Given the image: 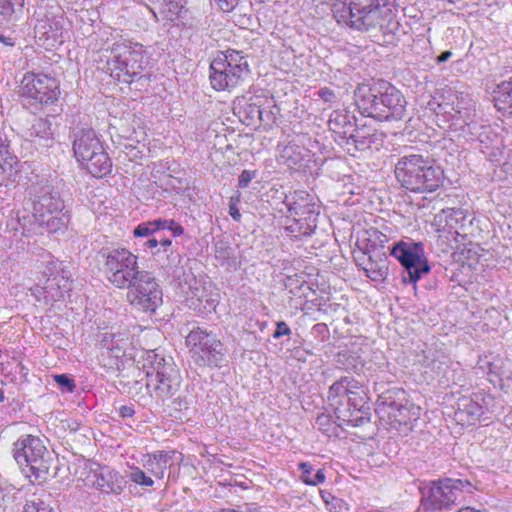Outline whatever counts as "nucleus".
Returning <instances> with one entry per match:
<instances>
[{
    "mask_svg": "<svg viewBox=\"0 0 512 512\" xmlns=\"http://www.w3.org/2000/svg\"><path fill=\"white\" fill-rule=\"evenodd\" d=\"M391 255L403 266L402 280L404 283H416L422 275L430 272V266L424 256L422 243L398 242L392 249Z\"/></svg>",
    "mask_w": 512,
    "mask_h": 512,
    "instance_id": "obj_11",
    "label": "nucleus"
},
{
    "mask_svg": "<svg viewBox=\"0 0 512 512\" xmlns=\"http://www.w3.org/2000/svg\"><path fill=\"white\" fill-rule=\"evenodd\" d=\"M171 456L164 451H157L147 455L143 463L144 468L154 477L161 479L168 468Z\"/></svg>",
    "mask_w": 512,
    "mask_h": 512,
    "instance_id": "obj_32",
    "label": "nucleus"
},
{
    "mask_svg": "<svg viewBox=\"0 0 512 512\" xmlns=\"http://www.w3.org/2000/svg\"><path fill=\"white\" fill-rule=\"evenodd\" d=\"M489 365H490V372L491 373H494V374H496L498 376L504 374V372L501 371V369L497 366V364L495 362H492Z\"/></svg>",
    "mask_w": 512,
    "mask_h": 512,
    "instance_id": "obj_59",
    "label": "nucleus"
},
{
    "mask_svg": "<svg viewBox=\"0 0 512 512\" xmlns=\"http://www.w3.org/2000/svg\"><path fill=\"white\" fill-rule=\"evenodd\" d=\"M154 5L151 12L154 17L158 19L161 17L164 20L174 21L180 15L183 7L184 0H147Z\"/></svg>",
    "mask_w": 512,
    "mask_h": 512,
    "instance_id": "obj_28",
    "label": "nucleus"
},
{
    "mask_svg": "<svg viewBox=\"0 0 512 512\" xmlns=\"http://www.w3.org/2000/svg\"><path fill=\"white\" fill-rule=\"evenodd\" d=\"M290 333H291V330L288 327V325L285 322L280 321V322L277 323V327H276V330L273 333V337L275 339H277V338H280L281 336H284V335H290Z\"/></svg>",
    "mask_w": 512,
    "mask_h": 512,
    "instance_id": "obj_48",
    "label": "nucleus"
},
{
    "mask_svg": "<svg viewBox=\"0 0 512 512\" xmlns=\"http://www.w3.org/2000/svg\"><path fill=\"white\" fill-rule=\"evenodd\" d=\"M159 244L163 247V251L166 252L167 248L171 245V240L162 239L159 241Z\"/></svg>",
    "mask_w": 512,
    "mask_h": 512,
    "instance_id": "obj_63",
    "label": "nucleus"
},
{
    "mask_svg": "<svg viewBox=\"0 0 512 512\" xmlns=\"http://www.w3.org/2000/svg\"><path fill=\"white\" fill-rule=\"evenodd\" d=\"M60 94L57 80L43 73L27 72L21 81V95L39 104H52Z\"/></svg>",
    "mask_w": 512,
    "mask_h": 512,
    "instance_id": "obj_13",
    "label": "nucleus"
},
{
    "mask_svg": "<svg viewBox=\"0 0 512 512\" xmlns=\"http://www.w3.org/2000/svg\"><path fill=\"white\" fill-rule=\"evenodd\" d=\"M287 207L289 217H292L295 221L294 224L287 227V230L295 238L311 235L316 228L317 204L314 197L306 191H295L291 200L287 202Z\"/></svg>",
    "mask_w": 512,
    "mask_h": 512,
    "instance_id": "obj_9",
    "label": "nucleus"
},
{
    "mask_svg": "<svg viewBox=\"0 0 512 512\" xmlns=\"http://www.w3.org/2000/svg\"><path fill=\"white\" fill-rule=\"evenodd\" d=\"M452 56V53L450 51H445L443 53H441L438 57H437V63H444L446 62L450 57Z\"/></svg>",
    "mask_w": 512,
    "mask_h": 512,
    "instance_id": "obj_58",
    "label": "nucleus"
},
{
    "mask_svg": "<svg viewBox=\"0 0 512 512\" xmlns=\"http://www.w3.org/2000/svg\"><path fill=\"white\" fill-rule=\"evenodd\" d=\"M299 469L302 470V476H301L302 479H303V477H307V476L311 477L310 475L313 471V468L309 463L301 462L299 464Z\"/></svg>",
    "mask_w": 512,
    "mask_h": 512,
    "instance_id": "obj_56",
    "label": "nucleus"
},
{
    "mask_svg": "<svg viewBox=\"0 0 512 512\" xmlns=\"http://www.w3.org/2000/svg\"><path fill=\"white\" fill-rule=\"evenodd\" d=\"M435 149L446 150L449 156H454L453 152H458V146L451 138H443L438 141Z\"/></svg>",
    "mask_w": 512,
    "mask_h": 512,
    "instance_id": "obj_41",
    "label": "nucleus"
},
{
    "mask_svg": "<svg viewBox=\"0 0 512 512\" xmlns=\"http://www.w3.org/2000/svg\"><path fill=\"white\" fill-rule=\"evenodd\" d=\"M127 477L135 484L140 486L150 487L154 484L152 477L147 476L139 467L131 468Z\"/></svg>",
    "mask_w": 512,
    "mask_h": 512,
    "instance_id": "obj_38",
    "label": "nucleus"
},
{
    "mask_svg": "<svg viewBox=\"0 0 512 512\" xmlns=\"http://www.w3.org/2000/svg\"><path fill=\"white\" fill-rule=\"evenodd\" d=\"M265 100L263 96L253 95L244 98L243 103H240L235 109L238 110L240 117H243L242 121L247 125L255 124L257 121L262 122L264 112L262 105Z\"/></svg>",
    "mask_w": 512,
    "mask_h": 512,
    "instance_id": "obj_26",
    "label": "nucleus"
},
{
    "mask_svg": "<svg viewBox=\"0 0 512 512\" xmlns=\"http://www.w3.org/2000/svg\"><path fill=\"white\" fill-rule=\"evenodd\" d=\"M91 477L92 486L106 494L119 495L126 486L125 478L108 467L98 466L92 470Z\"/></svg>",
    "mask_w": 512,
    "mask_h": 512,
    "instance_id": "obj_19",
    "label": "nucleus"
},
{
    "mask_svg": "<svg viewBox=\"0 0 512 512\" xmlns=\"http://www.w3.org/2000/svg\"><path fill=\"white\" fill-rule=\"evenodd\" d=\"M325 475L323 470H318L317 473L313 477H303V482L308 485H317L319 483L324 482Z\"/></svg>",
    "mask_w": 512,
    "mask_h": 512,
    "instance_id": "obj_46",
    "label": "nucleus"
},
{
    "mask_svg": "<svg viewBox=\"0 0 512 512\" xmlns=\"http://www.w3.org/2000/svg\"><path fill=\"white\" fill-rule=\"evenodd\" d=\"M186 345L200 365H218L224 355V345L212 333L201 328L192 330L186 337Z\"/></svg>",
    "mask_w": 512,
    "mask_h": 512,
    "instance_id": "obj_12",
    "label": "nucleus"
},
{
    "mask_svg": "<svg viewBox=\"0 0 512 512\" xmlns=\"http://www.w3.org/2000/svg\"><path fill=\"white\" fill-rule=\"evenodd\" d=\"M54 380L58 385L65 388L68 392H73L76 387L74 381L65 374L55 375Z\"/></svg>",
    "mask_w": 512,
    "mask_h": 512,
    "instance_id": "obj_42",
    "label": "nucleus"
},
{
    "mask_svg": "<svg viewBox=\"0 0 512 512\" xmlns=\"http://www.w3.org/2000/svg\"><path fill=\"white\" fill-rule=\"evenodd\" d=\"M146 361L151 364V370L146 372V387L152 397L164 403L180 388L182 378L179 370L172 361L159 357L155 351L147 353Z\"/></svg>",
    "mask_w": 512,
    "mask_h": 512,
    "instance_id": "obj_6",
    "label": "nucleus"
},
{
    "mask_svg": "<svg viewBox=\"0 0 512 512\" xmlns=\"http://www.w3.org/2000/svg\"><path fill=\"white\" fill-rule=\"evenodd\" d=\"M376 413L381 421L386 422L390 430L407 436L420 417V408L406 398L404 390L393 389L379 396Z\"/></svg>",
    "mask_w": 512,
    "mask_h": 512,
    "instance_id": "obj_4",
    "label": "nucleus"
},
{
    "mask_svg": "<svg viewBox=\"0 0 512 512\" xmlns=\"http://www.w3.org/2000/svg\"><path fill=\"white\" fill-rule=\"evenodd\" d=\"M332 13L339 24L359 31L397 27L389 0H335Z\"/></svg>",
    "mask_w": 512,
    "mask_h": 512,
    "instance_id": "obj_1",
    "label": "nucleus"
},
{
    "mask_svg": "<svg viewBox=\"0 0 512 512\" xmlns=\"http://www.w3.org/2000/svg\"><path fill=\"white\" fill-rule=\"evenodd\" d=\"M462 481L444 479L434 482L425 495L424 505L427 508L437 510L456 502L462 493Z\"/></svg>",
    "mask_w": 512,
    "mask_h": 512,
    "instance_id": "obj_15",
    "label": "nucleus"
},
{
    "mask_svg": "<svg viewBox=\"0 0 512 512\" xmlns=\"http://www.w3.org/2000/svg\"><path fill=\"white\" fill-rule=\"evenodd\" d=\"M188 401L183 398V397H176L173 399L172 401V408L175 410V411H183V410H186L188 409Z\"/></svg>",
    "mask_w": 512,
    "mask_h": 512,
    "instance_id": "obj_51",
    "label": "nucleus"
},
{
    "mask_svg": "<svg viewBox=\"0 0 512 512\" xmlns=\"http://www.w3.org/2000/svg\"><path fill=\"white\" fill-rule=\"evenodd\" d=\"M0 43H3L5 46H13L14 45V41L11 38L6 37L2 34H0Z\"/></svg>",
    "mask_w": 512,
    "mask_h": 512,
    "instance_id": "obj_60",
    "label": "nucleus"
},
{
    "mask_svg": "<svg viewBox=\"0 0 512 512\" xmlns=\"http://www.w3.org/2000/svg\"><path fill=\"white\" fill-rule=\"evenodd\" d=\"M368 396L363 385L351 377H341L328 390L327 401L341 424L356 426Z\"/></svg>",
    "mask_w": 512,
    "mask_h": 512,
    "instance_id": "obj_3",
    "label": "nucleus"
},
{
    "mask_svg": "<svg viewBox=\"0 0 512 512\" xmlns=\"http://www.w3.org/2000/svg\"><path fill=\"white\" fill-rule=\"evenodd\" d=\"M255 174H256L255 171H251V170L242 171V173L239 176L238 186L240 188L248 187L249 183L255 177Z\"/></svg>",
    "mask_w": 512,
    "mask_h": 512,
    "instance_id": "obj_44",
    "label": "nucleus"
},
{
    "mask_svg": "<svg viewBox=\"0 0 512 512\" xmlns=\"http://www.w3.org/2000/svg\"><path fill=\"white\" fill-rule=\"evenodd\" d=\"M318 96L325 102H334L335 99H336V95L334 93L333 90L327 88V87H324V88H321L319 91H318Z\"/></svg>",
    "mask_w": 512,
    "mask_h": 512,
    "instance_id": "obj_47",
    "label": "nucleus"
},
{
    "mask_svg": "<svg viewBox=\"0 0 512 512\" xmlns=\"http://www.w3.org/2000/svg\"><path fill=\"white\" fill-rule=\"evenodd\" d=\"M443 178V171L439 167L422 166L420 191H434Z\"/></svg>",
    "mask_w": 512,
    "mask_h": 512,
    "instance_id": "obj_35",
    "label": "nucleus"
},
{
    "mask_svg": "<svg viewBox=\"0 0 512 512\" xmlns=\"http://www.w3.org/2000/svg\"><path fill=\"white\" fill-rule=\"evenodd\" d=\"M159 245V241L156 240V239H149L146 243H145V246L152 249V248H156L157 246Z\"/></svg>",
    "mask_w": 512,
    "mask_h": 512,
    "instance_id": "obj_62",
    "label": "nucleus"
},
{
    "mask_svg": "<svg viewBox=\"0 0 512 512\" xmlns=\"http://www.w3.org/2000/svg\"><path fill=\"white\" fill-rule=\"evenodd\" d=\"M239 0H216L218 7L223 12L232 11L238 4Z\"/></svg>",
    "mask_w": 512,
    "mask_h": 512,
    "instance_id": "obj_49",
    "label": "nucleus"
},
{
    "mask_svg": "<svg viewBox=\"0 0 512 512\" xmlns=\"http://www.w3.org/2000/svg\"><path fill=\"white\" fill-rule=\"evenodd\" d=\"M494 105L498 111L511 116L512 113V79L503 81L494 89Z\"/></svg>",
    "mask_w": 512,
    "mask_h": 512,
    "instance_id": "obj_30",
    "label": "nucleus"
},
{
    "mask_svg": "<svg viewBox=\"0 0 512 512\" xmlns=\"http://www.w3.org/2000/svg\"><path fill=\"white\" fill-rule=\"evenodd\" d=\"M63 23L62 16L45 15L38 19L35 24V37L46 49L55 48L64 42L65 30Z\"/></svg>",
    "mask_w": 512,
    "mask_h": 512,
    "instance_id": "obj_18",
    "label": "nucleus"
},
{
    "mask_svg": "<svg viewBox=\"0 0 512 512\" xmlns=\"http://www.w3.org/2000/svg\"><path fill=\"white\" fill-rule=\"evenodd\" d=\"M216 296L200 283L195 282V286L190 287V301L195 309L214 310L218 304Z\"/></svg>",
    "mask_w": 512,
    "mask_h": 512,
    "instance_id": "obj_29",
    "label": "nucleus"
},
{
    "mask_svg": "<svg viewBox=\"0 0 512 512\" xmlns=\"http://www.w3.org/2000/svg\"><path fill=\"white\" fill-rule=\"evenodd\" d=\"M40 227H43L45 228L48 232L50 233H54V232H57L59 230H61L62 228L65 227L66 223H67V219L65 218V216L61 213V214H56V213H49V212H44L43 213V221H36Z\"/></svg>",
    "mask_w": 512,
    "mask_h": 512,
    "instance_id": "obj_36",
    "label": "nucleus"
},
{
    "mask_svg": "<svg viewBox=\"0 0 512 512\" xmlns=\"http://www.w3.org/2000/svg\"><path fill=\"white\" fill-rule=\"evenodd\" d=\"M144 46L121 39L107 49L98 62V68L118 82L130 84L141 78L144 70Z\"/></svg>",
    "mask_w": 512,
    "mask_h": 512,
    "instance_id": "obj_2",
    "label": "nucleus"
},
{
    "mask_svg": "<svg viewBox=\"0 0 512 512\" xmlns=\"http://www.w3.org/2000/svg\"><path fill=\"white\" fill-rule=\"evenodd\" d=\"M5 497V493L2 490H0V512H5L6 510Z\"/></svg>",
    "mask_w": 512,
    "mask_h": 512,
    "instance_id": "obj_61",
    "label": "nucleus"
},
{
    "mask_svg": "<svg viewBox=\"0 0 512 512\" xmlns=\"http://www.w3.org/2000/svg\"><path fill=\"white\" fill-rule=\"evenodd\" d=\"M25 0H0V25L18 21L24 10Z\"/></svg>",
    "mask_w": 512,
    "mask_h": 512,
    "instance_id": "obj_31",
    "label": "nucleus"
},
{
    "mask_svg": "<svg viewBox=\"0 0 512 512\" xmlns=\"http://www.w3.org/2000/svg\"><path fill=\"white\" fill-rule=\"evenodd\" d=\"M13 456L32 484L46 481L51 455L43 441L33 435H25L14 443Z\"/></svg>",
    "mask_w": 512,
    "mask_h": 512,
    "instance_id": "obj_5",
    "label": "nucleus"
},
{
    "mask_svg": "<svg viewBox=\"0 0 512 512\" xmlns=\"http://www.w3.org/2000/svg\"><path fill=\"white\" fill-rule=\"evenodd\" d=\"M137 260L138 257L125 248L108 251L104 263L107 279L118 288L128 287L142 272Z\"/></svg>",
    "mask_w": 512,
    "mask_h": 512,
    "instance_id": "obj_8",
    "label": "nucleus"
},
{
    "mask_svg": "<svg viewBox=\"0 0 512 512\" xmlns=\"http://www.w3.org/2000/svg\"><path fill=\"white\" fill-rule=\"evenodd\" d=\"M362 269L372 281L383 282L388 275V259L384 253L369 255Z\"/></svg>",
    "mask_w": 512,
    "mask_h": 512,
    "instance_id": "obj_27",
    "label": "nucleus"
},
{
    "mask_svg": "<svg viewBox=\"0 0 512 512\" xmlns=\"http://www.w3.org/2000/svg\"><path fill=\"white\" fill-rule=\"evenodd\" d=\"M168 221L169 220L158 219V220L150 221L149 225H151V227L153 228V232H156L161 229H166V227L168 225Z\"/></svg>",
    "mask_w": 512,
    "mask_h": 512,
    "instance_id": "obj_53",
    "label": "nucleus"
},
{
    "mask_svg": "<svg viewBox=\"0 0 512 512\" xmlns=\"http://www.w3.org/2000/svg\"><path fill=\"white\" fill-rule=\"evenodd\" d=\"M63 209V202L59 198L57 193H52L49 186L45 188V191L39 196L37 201L33 204V217L35 221H43V213L49 212L61 214Z\"/></svg>",
    "mask_w": 512,
    "mask_h": 512,
    "instance_id": "obj_25",
    "label": "nucleus"
},
{
    "mask_svg": "<svg viewBox=\"0 0 512 512\" xmlns=\"http://www.w3.org/2000/svg\"><path fill=\"white\" fill-rule=\"evenodd\" d=\"M249 72L248 62L236 50L220 52L210 64V83L217 91L230 90L244 79Z\"/></svg>",
    "mask_w": 512,
    "mask_h": 512,
    "instance_id": "obj_7",
    "label": "nucleus"
},
{
    "mask_svg": "<svg viewBox=\"0 0 512 512\" xmlns=\"http://www.w3.org/2000/svg\"><path fill=\"white\" fill-rule=\"evenodd\" d=\"M151 233H153V228L149 225V222L142 223L134 229V236L136 237L148 236Z\"/></svg>",
    "mask_w": 512,
    "mask_h": 512,
    "instance_id": "obj_45",
    "label": "nucleus"
},
{
    "mask_svg": "<svg viewBox=\"0 0 512 512\" xmlns=\"http://www.w3.org/2000/svg\"><path fill=\"white\" fill-rule=\"evenodd\" d=\"M130 344L127 333H105L100 341V363L108 369L118 368L120 359Z\"/></svg>",
    "mask_w": 512,
    "mask_h": 512,
    "instance_id": "obj_16",
    "label": "nucleus"
},
{
    "mask_svg": "<svg viewBox=\"0 0 512 512\" xmlns=\"http://www.w3.org/2000/svg\"><path fill=\"white\" fill-rule=\"evenodd\" d=\"M73 152L76 160L107 158L103 145L92 128H80L74 132Z\"/></svg>",
    "mask_w": 512,
    "mask_h": 512,
    "instance_id": "obj_17",
    "label": "nucleus"
},
{
    "mask_svg": "<svg viewBox=\"0 0 512 512\" xmlns=\"http://www.w3.org/2000/svg\"><path fill=\"white\" fill-rule=\"evenodd\" d=\"M11 158L7 139L0 135V160H8Z\"/></svg>",
    "mask_w": 512,
    "mask_h": 512,
    "instance_id": "obj_50",
    "label": "nucleus"
},
{
    "mask_svg": "<svg viewBox=\"0 0 512 512\" xmlns=\"http://www.w3.org/2000/svg\"><path fill=\"white\" fill-rule=\"evenodd\" d=\"M135 411L132 406H121L119 409V414L123 418L132 417L134 415Z\"/></svg>",
    "mask_w": 512,
    "mask_h": 512,
    "instance_id": "obj_57",
    "label": "nucleus"
},
{
    "mask_svg": "<svg viewBox=\"0 0 512 512\" xmlns=\"http://www.w3.org/2000/svg\"><path fill=\"white\" fill-rule=\"evenodd\" d=\"M126 288L129 303L138 310L153 313L162 304V290L148 271H142Z\"/></svg>",
    "mask_w": 512,
    "mask_h": 512,
    "instance_id": "obj_10",
    "label": "nucleus"
},
{
    "mask_svg": "<svg viewBox=\"0 0 512 512\" xmlns=\"http://www.w3.org/2000/svg\"><path fill=\"white\" fill-rule=\"evenodd\" d=\"M377 111L376 119L379 121L400 120L406 111L405 97L393 85L381 81Z\"/></svg>",
    "mask_w": 512,
    "mask_h": 512,
    "instance_id": "obj_14",
    "label": "nucleus"
},
{
    "mask_svg": "<svg viewBox=\"0 0 512 512\" xmlns=\"http://www.w3.org/2000/svg\"><path fill=\"white\" fill-rule=\"evenodd\" d=\"M240 201V195L232 196L229 202V215L235 220L240 221L241 214L237 207L238 202Z\"/></svg>",
    "mask_w": 512,
    "mask_h": 512,
    "instance_id": "obj_43",
    "label": "nucleus"
},
{
    "mask_svg": "<svg viewBox=\"0 0 512 512\" xmlns=\"http://www.w3.org/2000/svg\"><path fill=\"white\" fill-rule=\"evenodd\" d=\"M82 169L95 178H102L112 171V162H81Z\"/></svg>",
    "mask_w": 512,
    "mask_h": 512,
    "instance_id": "obj_37",
    "label": "nucleus"
},
{
    "mask_svg": "<svg viewBox=\"0 0 512 512\" xmlns=\"http://www.w3.org/2000/svg\"><path fill=\"white\" fill-rule=\"evenodd\" d=\"M278 151L283 160H305L309 157L308 150L303 147L300 139L280 143Z\"/></svg>",
    "mask_w": 512,
    "mask_h": 512,
    "instance_id": "obj_33",
    "label": "nucleus"
},
{
    "mask_svg": "<svg viewBox=\"0 0 512 512\" xmlns=\"http://www.w3.org/2000/svg\"><path fill=\"white\" fill-rule=\"evenodd\" d=\"M328 126L330 131L335 135V140H346L347 143L352 141V144L357 142L356 140V119L349 111L335 110L331 113Z\"/></svg>",
    "mask_w": 512,
    "mask_h": 512,
    "instance_id": "obj_20",
    "label": "nucleus"
},
{
    "mask_svg": "<svg viewBox=\"0 0 512 512\" xmlns=\"http://www.w3.org/2000/svg\"><path fill=\"white\" fill-rule=\"evenodd\" d=\"M458 512H480L479 510H475L473 508H470V507H465V508H462L461 510H459Z\"/></svg>",
    "mask_w": 512,
    "mask_h": 512,
    "instance_id": "obj_64",
    "label": "nucleus"
},
{
    "mask_svg": "<svg viewBox=\"0 0 512 512\" xmlns=\"http://www.w3.org/2000/svg\"><path fill=\"white\" fill-rule=\"evenodd\" d=\"M330 419L327 415H320L316 419V425L319 426V429L323 430L324 432H328L329 429L325 428V426L329 423Z\"/></svg>",
    "mask_w": 512,
    "mask_h": 512,
    "instance_id": "obj_54",
    "label": "nucleus"
},
{
    "mask_svg": "<svg viewBox=\"0 0 512 512\" xmlns=\"http://www.w3.org/2000/svg\"><path fill=\"white\" fill-rule=\"evenodd\" d=\"M166 229L171 230L174 235H180L183 233V228L178 223H176L174 220H169L168 225Z\"/></svg>",
    "mask_w": 512,
    "mask_h": 512,
    "instance_id": "obj_55",
    "label": "nucleus"
},
{
    "mask_svg": "<svg viewBox=\"0 0 512 512\" xmlns=\"http://www.w3.org/2000/svg\"><path fill=\"white\" fill-rule=\"evenodd\" d=\"M491 132L492 129L490 126H483L482 132L479 133L477 148L483 154V157L487 160H493L499 157L509 158V155L506 154V150L502 145V139L496 134L490 137Z\"/></svg>",
    "mask_w": 512,
    "mask_h": 512,
    "instance_id": "obj_23",
    "label": "nucleus"
},
{
    "mask_svg": "<svg viewBox=\"0 0 512 512\" xmlns=\"http://www.w3.org/2000/svg\"><path fill=\"white\" fill-rule=\"evenodd\" d=\"M422 166L418 162H397L395 175L403 187L411 191H420Z\"/></svg>",
    "mask_w": 512,
    "mask_h": 512,
    "instance_id": "obj_24",
    "label": "nucleus"
},
{
    "mask_svg": "<svg viewBox=\"0 0 512 512\" xmlns=\"http://www.w3.org/2000/svg\"><path fill=\"white\" fill-rule=\"evenodd\" d=\"M484 400L481 395L474 397H462L458 400L455 417L461 424H474L484 413L480 401Z\"/></svg>",
    "mask_w": 512,
    "mask_h": 512,
    "instance_id": "obj_22",
    "label": "nucleus"
},
{
    "mask_svg": "<svg viewBox=\"0 0 512 512\" xmlns=\"http://www.w3.org/2000/svg\"><path fill=\"white\" fill-rule=\"evenodd\" d=\"M42 288L46 298L57 301L62 299L64 292L69 290V282L64 276H54L53 278H48Z\"/></svg>",
    "mask_w": 512,
    "mask_h": 512,
    "instance_id": "obj_34",
    "label": "nucleus"
},
{
    "mask_svg": "<svg viewBox=\"0 0 512 512\" xmlns=\"http://www.w3.org/2000/svg\"><path fill=\"white\" fill-rule=\"evenodd\" d=\"M381 81L373 85L360 84L354 92L355 105L364 116L376 119L379 102Z\"/></svg>",
    "mask_w": 512,
    "mask_h": 512,
    "instance_id": "obj_21",
    "label": "nucleus"
},
{
    "mask_svg": "<svg viewBox=\"0 0 512 512\" xmlns=\"http://www.w3.org/2000/svg\"><path fill=\"white\" fill-rule=\"evenodd\" d=\"M447 213L446 224L451 229L456 228L455 224H457L459 220H465V214L461 209H449Z\"/></svg>",
    "mask_w": 512,
    "mask_h": 512,
    "instance_id": "obj_40",
    "label": "nucleus"
},
{
    "mask_svg": "<svg viewBox=\"0 0 512 512\" xmlns=\"http://www.w3.org/2000/svg\"><path fill=\"white\" fill-rule=\"evenodd\" d=\"M43 502L27 501L24 505L23 512H40L42 511Z\"/></svg>",
    "mask_w": 512,
    "mask_h": 512,
    "instance_id": "obj_52",
    "label": "nucleus"
},
{
    "mask_svg": "<svg viewBox=\"0 0 512 512\" xmlns=\"http://www.w3.org/2000/svg\"><path fill=\"white\" fill-rule=\"evenodd\" d=\"M441 359H432L430 362H427V366L431 367V369L437 373L438 375L442 374L446 375V367H448L449 359L441 354Z\"/></svg>",
    "mask_w": 512,
    "mask_h": 512,
    "instance_id": "obj_39",
    "label": "nucleus"
}]
</instances>
